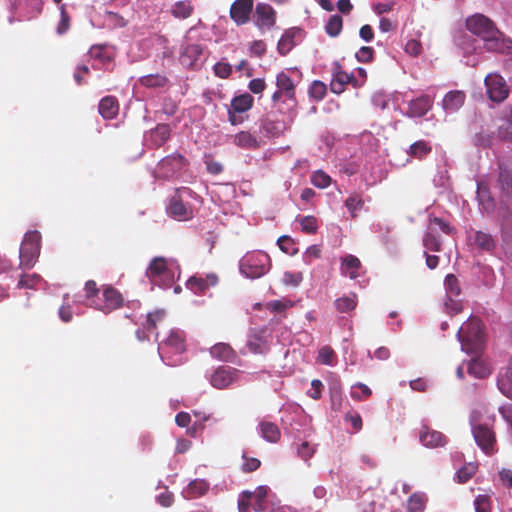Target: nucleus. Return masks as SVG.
Masks as SVG:
<instances>
[{"label": "nucleus", "instance_id": "f257e3e1", "mask_svg": "<svg viewBox=\"0 0 512 512\" xmlns=\"http://www.w3.org/2000/svg\"><path fill=\"white\" fill-rule=\"evenodd\" d=\"M466 28L473 34L478 35L485 41V46L489 50L503 53L510 49L511 41L506 39L493 24V22L483 14H474L466 19Z\"/></svg>", "mask_w": 512, "mask_h": 512}, {"label": "nucleus", "instance_id": "f03ea898", "mask_svg": "<svg viewBox=\"0 0 512 512\" xmlns=\"http://www.w3.org/2000/svg\"><path fill=\"white\" fill-rule=\"evenodd\" d=\"M457 337L462 351L469 355H478L484 343L482 323L475 318L470 319L458 329Z\"/></svg>", "mask_w": 512, "mask_h": 512}, {"label": "nucleus", "instance_id": "7ed1b4c3", "mask_svg": "<svg viewBox=\"0 0 512 512\" xmlns=\"http://www.w3.org/2000/svg\"><path fill=\"white\" fill-rule=\"evenodd\" d=\"M295 115L294 109L286 107L284 111L278 106L262 119L261 128L269 137H280L291 127Z\"/></svg>", "mask_w": 512, "mask_h": 512}, {"label": "nucleus", "instance_id": "20e7f679", "mask_svg": "<svg viewBox=\"0 0 512 512\" xmlns=\"http://www.w3.org/2000/svg\"><path fill=\"white\" fill-rule=\"evenodd\" d=\"M239 266L243 275L251 279H256L265 275L270 270L271 259L264 251H251L242 257Z\"/></svg>", "mask_w": 512, "mask_h": 512}, {"label": "nucleus", "instance_id": "39448f33", "mask_svg": "<svg viewBox=\"0 0 512 512\" xmlns=\"http://www.w3.org/2000/svg\"><path fill=\"white\" fill-rule=\"evenodd\" d=\"M41 235L38 231H30L25 234L22 241L19 258L21 268H32L40 254Z\"/></svg>", "mask_w": 512, "mask_h": 512}, {"label": "nucleus", "instance_id": "423d86ee", "mask_svg": "<svg viewBox=\"0 0 512 512\" xmlns=\"http://www.w3.org/2000/svg\"><path fill=\"white\" fill-rule=\"evenodd\" d=\"M479 412L474 410L470 417L472 434L477 445L485 454L494 451L495 436L487 423H480L478 418Z\"/></svg>", "mask_w": 512, "mask_h": 512}, {"label": "nucleus", "instance_id": "0eeeda50", "mask_svg": "<svg viewBox=\"0 0 512 512\" xmlns=\"http://www.w3.org/2000/svg\"><path fill=\"white\" fill-rule=\"evenodd\" d=\"M146 276L158 286L169 287L173 281V273L168 268L167 260L164 257H155L151 260Z\"/></svg>", "mask_w": 512, "mask_h": 512}, {"label": "nucleus", "instance_id": "6e6552de", "mask_svg": "<svg viewBox=\"0 0 512 512\" xmlns=\"http://www.w3.org/2000/svg\"><path fill=\"white\" fill-rule=\"evenodd\" d=\"M277 90L272 95L275 104L279 102L287 103V107L294 109L296 106L295 85L291 78L284 72L276 77Z\"/></svg>", "mask_w": 512, "mask_h": 512}, {"label": "nucleus", "instance_id": "1a4fd4ad", "mask_svg": "<svg viewBox=\"0 0 512 512\" xmlns=\"http://www.w3.org/2000/svg\"><path fill=\"white\" fill-rule=\"evenodd\" d=\"M186 165H188V160L183 155L174 153L159 161L157 173L159 177L169 179L178 174Z\"/></svg>", "mask_w": 512, "mask_h": 512}, {"label": "nucleus", "instance_id": "9d476101", "mask_svg": "<svg viewBox=\"0 0 512 512\" xmlns=\"http://www.w3.org/2000/svg\"><path fill=\"white\" fill-rule=\"evenodd\" d=\"M124 305V297L116 288L111 285L102 287V302L95 304L94 308L109 314L114 310L120 309Z\"/></svg>", "mask_w": 512, "mask_h": 512}, {"label": "nucleus", "instance_id": "9b49d317", "mask_svg": "<svg viewBox=\"0 0 512 512\" xmlns=\"http://www.w3.org/2000/svg\"><path fill=\"white\" fill-rule=\"evenodd\" d=\"M487 95L491 101L502 102L508 94L509 88L502 76L497 73H490L485 77Z\"/></svg>", "mask_w": 512, "mask_h": 512}, {"label": "nucleus", "instance_id": "f8f14e48", "mask_svg": "<svg viewBox=\"0 0 512 512\" xmlns=\"http://www.w3.org/2000/svg\"><path fill=\"white\" fill-rule=\"evenodd\" d=\"M185 340L181 332L171 331L168 337L162 340L158 345L160 356L170 358L172 355L181 354L185 351Z\"/></svg>", "mask_w": 512, "mask_h": 512}, {"label": "nucleus", "instance_id": "ddd939ff", "mask_svg": "<svg viewBox=\"0 0 512 512\" xmlns=\"http://www.w3.org/2000/svg\"><path fill=\"white\" fill-rule=\"evenodd\" d=\"M444 286L446 290L445 308L448 313L456 314L461 310V303L456 299L460 295L458 279L454 275L449 274L445 278Z\"/></svg>", "mask_w": 512, "mask_h": 512}, {"label": "nucleus", "instance_id": "4468645a", "mask_svg": "<svg viewBox=\"0 0 512 512\" xmlns=\"http://www.w3.org/2000/svg\"><path fill=\"white\" fill-rule=\"evenodd\" d=\"M238 370L228 366H220L211 375V385L216 389H225L237 380Z\"/></svg>", "mask_w": 512, "mask_h": 512}, {"label": "nucleus", "instance_id": "2eb2a0df", "mask_svg": "<svg viewBox=\"0 0 512 512\" xmlns=\"http://www.w3.org/2000/svg\"><path fill=\"white\" fill-rule=\"evenodd\" d=\"M248 350L254 354H264L269 351L266 329H253L247 338Z\"/></svg>", "mask_w": 512, "mask_h": 512}, {"label": "nucleus", "instance_id": "dca6fc26", "mask_svg": "<svg viewBox=\"0 0 512 512\" xmlns=\"http://www.w3.org/2000/svg\"><path fill=\"white\" fill-rule=\"evenodd\" d=\"M253 0H235L230 7V17L237 25H243L250 19Z\"/></svg>", "mask_w": 512, "mask_h": 512}, {"label": "nucleus", "instance_id": "f3484780", "mask_svg": "<svg viewBox=\"0 0 512 512\" xmlns=\"http://www.w3.org/2000/svg\"><path fill=\"white\" fill-rule=\"evenodd\" d=\"M171 133L172 129L169 124H158L146 136L148 146L155 149L162 147L170 139Z\"/></svg>", "mask_w": 512, "mask_h": 512}, {"label": "nucleus", "instance_id": "a211bd4d", "mask_svg": "<svg viewBox=\"0 0 512 512\" xmlns=\"http://www.w3.org/2000/svg\"><path fill=\"white\" fill-rule=\"evenodd\" d=\"M275 21L276 14L270 5L264 3L257 4L254 14V23L257 27L269 29L275 24Z\"/></svg>", "mask_w": 512, "mask_h": 512}, {"label": "nucleus", "instance_id": "6ab92c4d", "mask_svg": "<svg viewBox=\"0 0 512 512\" xmlns=\"http://www.w3.org/2000/svg\"><path fill=\"white\" fill-rule=\"evenodd\" d=\"M432 107V100L427 95L419 96L408 101V109L404 114L410 118H419L424 116Z\"/></svg>", "mask_w": 512, "mask_h": 512}, {"label": "nucleus", "instance_id": "aec40b11", "mask_svg": "<svg viewBox=\"0 0 512 512\" xmlns=\"http://www.w3.org/2000/svg\"><path fill=\"white\" fill-rule=\"evenodd\" d=\"M325 378H326L328 386H329L331 408L333 410L337 411L342 407V403H343L340 379L333 372H328L325 375Z\"/></svg>", "mask_w": 512, "mask_h": 512}, {"label": "nucleus", "instance_id": "412c9836", "mask_svg": "<svg viewBox=\"0 0 512 512\" xmlns=\"http://www.w3.org/2000/svg\"><path fill=\"white\" fill-rule=\"evenodd\" d=\"M218 283V277L215 274H208L206 277L192 276L187 282L186 287L194 294H204L210 287Z\"/></svg>", "mask_w": 512, "mask_h": 512}, {"label": "nucleus", "instance_id": "4be33fe9", "mask_svg": "<svg viewBox=\"0 0 512 512\" xmlns=\"http://www.w3.org/2000/svg\"><path fill=\"white\" fill-rule=\"evenodd\" d=\"M420 442L428 448H437L446 444V438L443 433L430 430L428 427H423L419 434Z\"/></svg>", "mask_w": 512, "mask_h": 512}, {"label": "nucleus", "instance_id": "5701e85b", "mask_svg": "<svg viewBox=\"0 0 512 512\" xmlns=\"http://www.w3.org/2000/svg\"><path fill=\"white\" fill-rule=\"evenodd\" d=\"M302 31L299 28H291L287 30L278 41V52L285 56L297 44V40L301 37Z\"/></svg>", "mask_w": 512, "mask_h": 512}, {"label": "nucleus", "instance_id": "b1692460", "mask_svg": "<svg viewBox=\"0 0 512 512\" xmlns=\"http://www.w3.org/2000/svg\"><path fill=\"white\" fill-rule=\"evenodd\" d=\"M401 97V93L398 92L387 94L383 91H376L371 97V102L375 108L384 110L389 107V103L392 101L395 109H401L399 105Z\"/></svg>", "mask_w": 512, "mask_h": 512}, {"label": "nucleus", "instance_id": "393cba45", "mask_svg": "<svg viewBox=\"0 0 512 512\" xmlns=\"http://www.w3.org/2000/svg\"><path fill=\"white\" fill-rule=\"evenodd\" d=\"M464 102L465 94L462 91H450L444 96L442 107L447 114H453L463 106Z\"/></svg>", "mask_w": 512, "mask_h": 512}, {"label": "nucleus", "instance_id": "a878e982", "mask_svg": "<svg viewBox=\"0 0 512 512\" xmlns=\"http://www.w3.org/2000/svg\"><path fill=\"white\" fill-rule=\"evenodd\" d=\"M195 11V7L191 0H179L171 5L169 9L170 15L178 20H186L190 18Z\"/></svg>", "mask_w": 512, "mask_h": 512}, {"label": "nucleus", "instance_id": "bb28decb", "mask_svg": "<svg viewBox=\"0 0 512 512\" xmlns=\"http://www.w3.org/2000/svg\"><path fill=\"white\" fill-rule=\"evenodd\" d=\"M98 111L107 120L116 118L119 113V102L115 96H106L100 100Z\"/></svg>", "mask_w": 512, "mask_h": 512}, {"label": "nucleus", "instance_id": "cd10ccee", "mask_svg": "<svg viewBox=\"0 0 512 512\" xmlns=\"http://www.w3.org/2000/svg\"><path fill=\"white\" fill-rule=\"evenodd\" d=\"M258 429L261 437L270 443H277L281 438L280 428L276 423L271 421L262 420L258 424Z\"/></svg>", "mask_w": 512, "mask_h": 512}, {"label": "nucleus", "instance_id": "c85d7f7f", "mask_svg": "<svg viewBox=\"0 0 512 512\" xmlns=\"http://www.w3.org/2000/svg\"><path fill=\"white\" fill-rule=\"evenodd\" d=\"M497 386L503 395L512 400V358L506 368L500 372Z\"/></svg>", "mask_w": 512, "mask_h": 512}, {"label": "nucleus", "instance_id": "c756f323", "mask_svg": "<svg viewBox=\"0 0 512 512\" xmlns=\"http://www.w3.org/2000/svg\"><path fill=\"white\" fill-rule=\"evenodd\" d=\"M169 212L178 220H188L192 217L191 208L187 207L179 196H173L171 198Z\"/></svg>", "mask_w": 512, "mask_h": 512}, {"label": "nucleus", "instance_id": "7c9ffc66", "mask_svg": "<svg viewBox=\"0 0 512 512\" xmlns=\"http://www.w3.org/2000/svg\"><path fill=\"white\" fill-rule=\"evenodd\" d=\"M203 52V49L201 45L199 44H189L187 45L181 55H180V62L185 67H193L194 64L198 61L199 57L201 56Z\"/></svg>", "mask_w": 512, "mask_h": 512}, {"label": "nucleus", "instance_id": "2f4dec72", "mask_svg": "<svg viewBox=\"0 0 512 512\" xmlns=\"http://www.w3.org/2000/svg\"><path fill=\"white\" fill-rule=\"evenodd\" d=\"M361 264L357 257L347 255L341 264V273L351 279H356L361 274Z\"/></svg>", "mask_w": 512, "mask_h": 512}, {"label": "nucleus", "instance_id": "473e14b6", "mask_svg": "<svg viewBox=\"0 0 512 512\" xmlns=\"http://www.w3.org/2000/svg\"><path fill=\"white\" fill-rule=\"evenodd\" d=\"M210 354L213 358L224 362H233L236 358V352L227 343H217L210 348Z\"/></svg>", "mask_w": 512, "mask_h": 512}, {"label": "nucleus", "instance_id": "72a5a7b5", "mask_svg": "<svg viewBox=\"0 0 512 512\" xmlns=\"http://www.w3.org/2000/svg\"><path fill=\"white\" fill-rule=\"evenodd\" d=\"M233 143L242 149H257L260 147L258 138L249 131H241L233 137Z\"/></svg>", "mask_w": 512, "mask_h": 512}, {"label": "nucleus", "instance_id": "f704fd0d", "mask_svg": "<svg viewBox=\"0 0 512 512\" xmlns=\"http://www.w3.org/2000/svg\"><path fill=\"white\" fill-rule=\"evenodd\" d=\"M468 373L475 378H485L490 375V365L481 358H472L468 365Z\"/></svg>", "mask_w": 512, "mask_h": 512}, {"label": "nucleus", "instance_id": "c9c22d12", "mask_svg": "<svg viewBox=\"0 0 512 512\" xmlns=\"http://www.w3.org/2000/svg\"><path fill=\"white\" fill-rule=\"evenodd\" d=\"M209 490V483L203 479H195L191 481L184 491L185 498L195 499L201 497Z\"/></svg>", "mask_w": 512, "mask_h": 512}, {"label": "nucleus", "instance_id": "e433bc0d", "mask_svg": "<svg viewBox=\"0 0 512 512\" xmlns=\"http://www.w3.org/2000/svg\"><path fill=\"white\" fill-rule=\"evenodd\" d=\"M477 198L479 205L485 212H490L494 209V200L490 196V192L483 182L477 183Z\"/></svg>", "mask_w": 512, "mask_h": 512}, {"label": "nucleus", "instance_id": "4c0bfd02", "mask_svg": "<svg viewBox=\"0 0 512 512\" xmlns=\"http://www.w3.org/2000/svg\"><path fill=\"white\" fill-rule=\"evenodd\" d=\"M334 306L339 313L351 312L357 306V295L355 293H350L339 297L335 300Z\"/></svg>", "mask_w": 512, "mask_h": 512}, {"label": "nucleus", "instance_id": "58836bf2", "mask_svg": "<svg viewBox=\"0 0 512 512\" xmlns=\"http://www.w3.org/2000/svg\"><path fill=\"white\" fill-rule=\"evenodd\" d=\"M254 98L248 94L244 93L238 96H235L231 100V109L236 111L237 113H244L250 110L253 106Z\"/></svg>", "mask_w": 512, "mask_h": 512}, {"label": "nucleus", "instance_id": "ea45409f", "mask_svg": "<svg viewBox=\"0 0 512 512\" xmlns=\"http://www.w3.org/2000/svg\"><path fill=\"white\" fill-rule=\"evenodd\" d=\"M351 81V77L348 73L344 71L337 70L333 73L330 89L335 94H340L344 91L345 85Z\"/></svg>", "mask_w": 512, "mask_h": 512}, {"label": "nucleus", "instance_id": "a19ab883", "mask_svg": "<svg viewBox=\"0 0 512 512\" xmlns=\"http://www.w3.org/2000/svg\"><path fill=\"white\" fill-rule=\"evenodd\" d=\"M499 185L504 193L512 190V165L501 164L499 166Z\"/></svg>", "mask_w": 512, "mask_h": 512}, {"label": "nucleus", "instance_id": "79ce46f5", "mask_svg": "<svg viewBox=\"0 0 512 512\" xmlns=\"http://www.w3.org/2000/svg\"><path fill=\"white\" fill-rule=\"evenodd\" d=\"M432 151L431 144L425 140H419L409 146L406 151L408 156L422 159Z\"/></svg>", "mask_w": 512, "mask_h": 512}, {"label": "nucleus", "instance_id": "37998d69", "mask_svg": "<svg viewBox=\"0 0 512 512\" xmlns=\"http://www.w3.org/2000/svg\"><path fill=\"white\" fill-rule=\"evenodd\" d=\"M473 241L476 247L485 251H492L496 247L494 238L482 231L475 232Z\"/></svg>", "mask_w": 512, "mask_h": 512}, {"label": "nucleus", "instance_id": "c03bdc74", "mask_svg": "<svg viewBox=\"0 0 512 512\" xmlns=\"http://www.w3.org/2000/svg\"><path fill=\"white\" fill-rule=\"evenodd\" d=\"M139 82L147 88H162L168 83V78L163 74H149L142 76Z\"/></svg>", "mask_w": 512, "mask_h": 512}, {"label": "nucleus", "instance_id": "a18cd8bd", "mask_svg": "<svg viewBox=\"0 0 512 512\" xmlns=\"http://www.w3.org/2000/svg\"><path fill=\"white\" fill-rule=\"evenodd\" d=\"M427 503V496L424 493L416 492L408 499V512H423Z\"/></svg>", "mask_w": 512, "mask_h": 512}, {"label": "nucleus", "instance_id": "49530a36", "mask_svg": "<svg viewBox=\"0 0 512 512\" xmlns=\"http://www.w3.org/2000/svg\"><path fill=\"white\" fill-rule=\"evenodd\" d=\"M343 28V20L342 17L338 14H334L330 16L327 23L325 24V32L330 37H337Z\"/></svg>", "mask_w": 512, "mask_h": 512}, {"label": "nucleus", "instance_id": "de8ad7c7", "mask_svg": "<svg viewBox=\"0 0 512 512\" xmlns=\"http://www.w3.org/2000/svg\"><path fill=\"white\" fill-rule=\"evenodd\" d=\"M296 222L300 224L301 230L307 234H315L318 230V220L315 216H298Z\"/></svg>", "mask_w": 512, "mask_h": 512}, {"label": "nucleus", "instance_id": "09e8293b", "mask_svg": "<svg viewBox=\"0 0 512 512\" xmlns=\"http://www.w3.org/2000/svg\"><path fill=\"white\" fill-rule=\"evenodd\" d=\"M294 445L297 455L305 462H308L317 451V445H311L308 441H302Z\"/></svg>", "mask_w": 512, "mask_h": 512}, {"label": "nucleus", "instance_id": "8fccbe9b", "mask_svg": "<svg viewBox=\"0 0 512 512\" xmlns=\"http://www.w3.org/2000/svg\"><path fill=\"white\" fill-rule=\"evenodd\" d=\"M371 393V389L367 385L360 382L352 385L350 390V396L354 400L358 401L368 398Z\"/></svg>", "mask_w": 512, "mask_h": 512}, {"label": "nucleus", "instance_id": "3c124183", "mask_svg": "<svg viewBox=\"0 0 512 512\" xmlns=\"http://www.w3.org/2000/svg\"><path fill=\"white\" fill-rule=\"evenodd\" d=\"M277 245L280 250L289 255H295L298 252V248L294 240L289 236H281L277 240Z\"/></svg>", "mask_w": 512, "mask_h": 512}, {"label": "nucleus", "instance_id": "603ef678", "mask_svg": "<svg viewBox=\"0 0 512 512\" xmlns=\"http://www.w3.org/2000/svg\"><path fill=\"white\" fill-rule=\"evenodd\" d=\"M70 21H71V18L66 10V5L62 4L60 6V20L57 24L56 32L59 35L65 34L70 28Z\"/></svg>", "mask_w": 512, "mask_h": 512}, {"label": "nucleus", "instance_id": "864d4df0", "mask_svg": "<svg viewBox=\"0 0 512 512\" xmlns=\"http://www.w3.org/2000/svg\"><path fill=\"white\" fill-rule=\"evenodd\" d=\"M345 206L352 217H355L358 212L363 209L364 202L363 200L356 194L351 195L346 201Z\"/></svg>", "mask_w": 512, "mask_h": 512}, {"label": "nucleus", "instance_id": "5fc2aeb1", "mask_svg": "<svg viewBox=\"0 0 512 512\" xmlns=\"http://www.w3.org/2000/svg\"><path fill=\"white\" fill-rule=\"evenodd\" d=\"M476 470V465L468 463L456 472L455 478L459 483H466L475 474Z\"/></svg>", "mask_w": 512, "mask_h": 512}, {"label": "nucleus", "instance_id": "6e6d98bb", "mask_svg": "<svg viewBox=\"0 0 512 512\" xmlns=\"http://www.w3.org/2000/svg\"><path fill=\"white\" fill-rule=\"evenodd\" d=\"M85 298L90 301V306L94 307L98 302L95 300L100 292L97 283L94 280H88L84 286Z\"/></svg>", "mask_w": 512, "mask_h": 512}, {"label": "nucleus", "instance_id": "4d7b16f0", "mask_svg": "<svg viewBox=\"0 0 512 512\" xmlns=\"http://www.w3.org/2000/svg\"><path fill=\"white\" fill-rule=\"evenodd\" d=\"M41 281L40 275L37 274H24L20 278L17 287L27 288V289H34L38 285V283Z\"/></svg>", "mask_w": 512, "mask_h": 512}, {"label": "nucleus", "instance_id": "13d9d810", "mask_svg": "<svg viewBox=\"0 0 512 512\" xmlns=\"http://www.w3.org/2000/svg\"><path fill=\"white\" fill-rule=\"evenodd\" d=\"M502 248L507 260L512 262V229H503Z\"/></svg>", "mask_w": 512, "mask_h": 512}, {"label": "nucleus", "instance_id": "bf43d9fd", "mask_svg": "<svg viewBox=\"0 0 512 512\" xmlns=\"http://www.w3.org/2000/svg\"><path fill=\"white\" fill-rule=\"evenodd\" d=\"M243 463L241 465V470L244 473H251L256 471L261 466V461L255 457H249L246 453L242 455Z\"/></svg>", "mask_w": 512, "mask_h": 512}, {"label": "nucleus", "instance_id": "052dcab7", "mask_svg": "<svg viewBox=\"0 0 512 512\" xmlns=\"http://www.w3.org/2000/svg\"><path fill=\"white\" fill-rule=\"evenodd\" d=\"M255 498L254 510L259 512L264 509V501L267 496V488L265 486H259L256 488L255 492H252Z\"/></svg>", "mask_w": 512, "mask_h": 512}, {"label": "nucleus", "instance_id": "680f3d73", "mask_svg": "<svg viewBox=\"0 0 512 512\" xmlns=\"http://www.w3.org/2000/svg\"><path fill=\"white\" fill-rule=\"evenodd\" d=\"M292 306L289 300H273L266 303V309L273 313H281Z\"/></svg>", "mask_w": 512, "mask_h": 512}, {"label": "nucleus", "instance_id": "e2e57ef3", "mask_svg": "<svg viewBox=\"0 0 512 512\" xmlns=\"http://www.w3.org/2000/svg\"><path fill=\"white\" fill-rule=\"evenodd\" d=\"M423 245L426 249L438 251L440 249V241L432 232H427L423 238Z\"/></svg>", "mask_w": 512, "mask_h": 512}, {"label": "nucleus", "instance_id": "0e129e2a", "mask_svg": "<svg viewBox=\"0 0 512 512\" xmlns=\"http://www.w3.org/2000/svg\"><path fill=\"white\" fill-rule=\"evenodd\" d=\"M337 363V356L329 346H322V365L334 366Z\"/></svg>", "mask_w": 512, "mask_h": 512}, {"label": "nucleus", "instance_id": "69168bd1", "mask_svg": "<svg viewBox=\"0 0 512 512\" xmlns=\"http://www.w3.org/2000/svg\"><path fill=\"white\" fill-rule=\"evenodd\" d=\"M165 317L164 310H156L152 313H149L147 316V329L150 331L156 328L158 322L162 321Z\"/></svg>", "mask_w": 512, "mask_h": 512}, {"label": "nucleus", "instance_id": "338daca9", "mask_svg": "<svg viewBox=\"0 0 512 512\" xmlns=\"http://www.w3.org/2000/svg\"><path fill=\"white\" fill-rule=\"evenodd\" d=\"M474 505L476 512H490V500L486 495H478L474 501Z\"/></svg>", "mask_w": 512, "mask_h": 512}, {"label": "nucleus", "instance_id": "774afa93", "mask_svg": "<svg viewBox=\"0 0 512 512\" xmlns=\"http://www.w3.org/2000/svg\"><path fill=\"white\" fill-rule=\"evenodd\" d=\"M213 70H214L215 75L222 79L228 78L232 73L231 65L228 63H224V62L216 63L214 65Z\"/></svg>", "mask_w": 512, "mask_h": 512}]
</instances>
